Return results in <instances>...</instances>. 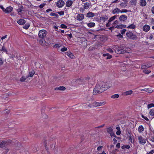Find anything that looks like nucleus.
I'll list each match as a JSON object with an SVG mask.
<instances>
[{
	"mask_svg": "<svg viewBox=\"0 0 154 154\" xmlns=\"http://www.w3.org/2000/svg\"><path fill=\"white\" fill-rule=\"evenodd\" d=\"M110 87L109 85H107L103 81H100L98 82L94 89L93 93L94 95L100 94L106 90Z\"/></svg>",
	"mask_w": 154,
	"mask_h": 154,
	"instance_id": "obj_1",
	"label": "nucleus"
},
{
	"mask_svg": "<svg viewBox=\"0 0 154 154\" xmlns=\"http://www.w3.org/2000/svg\"><path fill=\"white\" fill-rule=\"evenodd\" d=\"M128 51H129V48L126 47L124 45H121L119 47L118 46H116V52L118 54L128 53Z\"/></svg>",
	"mask_w": 154,
	"mask_h": 154,
	"instance_id": "obj_2",
	"label": "nucleus"
},
{
	"mask_svg": "<svg viewBox=\"0 0 154 154\" xmlns=\"http://www.w3.org/2000/svg\"><path fill=\"white\" fill-rule=\"evenodd\" d=\"M12 141L11 140H0V148H3L11 143Z\"/></svg>",
	"mask_w": 154,
	"mask_h": 154,
	"instance_id": "obj_3",
	"label": "nucleus"
},
{
	"mask_svg": "<svg viewBox=\"0 0 154 154\" xmlns=\"http://www.w3.org/2000/svg\"><path fill=\"white\" fill-rule=\"evenodd\" d=\"M126 35L128 38L133 40H137V38L136 35L131 32H128L126 33Z\"/></svg>",
	"mask_w": 154,
	"mask_h": 154,
	"instance_id": "obj_4",
	"label": "nucleus"
},
{
	"mask_svg": "<svg viewBox=\"0 0 154 154\" xmlns=\"http://www.w3.org/2000/svg\"><path fill=\"white\" fill-rule=\"evenodd\" d=\"M48 33L45 30L42 29L39 31L38 35L41 38H45Z\"/></svg>",
	"mask_w": 154,
	"mask_h": 154,
	"instance_id": "obj_5",
	"label": "nucleus"
},
{
	"mask_svg": "<svg viewBox=\"0 0 154 154\" xmlns=\"http://www.w3.org/2000/svg\"><path fill=\"white\" fill-rule=\"evenodd\" d=\"M64 5L65 2L62 0H59L56 2V5L59 8H62Z\"/></svg>",
	"mask_w": 154,
	"mask_h": 154,
	"instance_id": "obj_6",
	"label": "nucleus"
},
{
	"mask_svg": "<svg viewBox=\"0 0 154 154\" xmlns=\"http://www.w3.org/2000/svg\"><path fill=\"white\" fill-rule=\"evenodd\" d=\"M138 139L139 140V142L140 144L142 145H144L146 143V139H143L142 136H138Z\"/></svg>",
	"mask_w": 154,
	"mask_h": 154,
	"instance_id": "obj_7",
	"label": "nucleus"
},
{
	"mask_svg": "<svg viewBox=\"0 0 154 154\" xmlns=\"http://www.w3.org/2000/svg\"><path fill=\"white\" fill-rule=\"evenodd\" d=\"M105 103L103 102H94L92 103V105L94 107H96L98 106H101L105 104Z\"/></svg>",
	"mask_w": 154,
	"mask_h": 154,
	"instance_id": "obj_8",
	"label": "nucleus"
},
{
	"mask_svg": "<svg viewBox=\"0 0 154 154\" xmlns=\"http://www.w3.org/2000/svg\"><path fill=\"white\" fill-rule=\"evenodd\" d=\"M128 17L127 16L122 14L119 18V20L121 22H125L127 19Z\"/></svg>",
	"mask_w": 154,
	"mask_h": 154,
	"instance_id": "obj_9",
	"label": "nucleus"
},
{
	"mask_svg": "<svg viewBox=\"0 0 154 154\" xmlns=\"http://www.w3.org/2000/svg\"><path fill=\"white\" fill-rule=\"evenodd\" d=\"M126 133L128 138L129 139L130 142L131 143H134V141H133V137L131 134L130 133L129 131H128Z\"/></svg>",
	"mask_w": 154,
	"mask_h": 154,
	"instance_id": "obj_10",
	"label": "nucleus"
},
{
	"mask_svg": "<svg viewBox=\"0 0 154 154\" xmlns=\"http://www.w3.org/2000/svg\"><path fill=\"white\" fill-rule=\"evenodd\" d=\"M76 82L77 83H78L79 84H85V79L83 78H80L79 79H76Z\"/></svg>",
	"mask_w": 154,
	"mask_h": 154,
	"instance_id": "obj_11",
	"label": "nucleus"
},
{
	"mask_svg": "<svg viewBox=\"0 0 154 154\" xmlns=\"http://www.w3.org/2000/svg\"><path fill=\"white\" fill-rule=\"evenodd\" d=\"M84 14H79L77 16V20H79V21H81L84 18Z\"/></svg>",
	"mask_w": 154,
	"mask_h": 154,
	"instance_id": "obj_12",
	"label": "nucleus"
},
{
	"mask_svg": "<svg viewBox=\"0 0 154 154\" xmlns=\"http://www.w3.org/2000/svg\"><path fill=\"white\" fill-rule=\"evenodd\" d=\"M13 8L11 6L8 7L6 8L5 11V13H11L13 10Z\"/></svg>",
	"mask_w": 154,
	"mask_h": 154,
	"instance_id": "obj_13",
	"label": "nucleus"
},
{
	"mask_svg": "<svg viewBox=\"0 0 154 154\" xmlns=\"http://www.w3.org/2000/svg\"><path fill=\"white\" fill-rule=\"evenodd\" d=\"M37 40L38 41L39 43L42 46L44 45L45 44L46 42L44 38L38 39Z\"/></svg>",
	"mask_w": 154,
	"mask_h": 154,
	"instance_id": "obj_14",
	"label": "nucleus"
},
{
	"mask_svg": "<svg viewBox=\"0 0 154 154\" xmlns=\"http://www.w3.org/2000/svg\"><path fill=\"white\" fill-rule=\"evenodd\" d=\"M0 51H2L5 52L7 54H8L7 50L5 47L4 45L3 46H2L1 45H0Z\"/></svg>",
	"mask_w": 154,
	"mask_h": 154,
	"instance_id": "obj_15",
	"label": "nucleus"
},
{
	"mask_svg": "<svg viewBox=\"0 0 154 154\" xmlns=\"http://www.w3.org/2000/svg\"><path fill=\"white\" fill-rule=\"evenodd\" d=\"M150 29L149 26L146 24L144 26L143 28V31L146 32L148 31Z\"/></svg>",
	"mask_w": 154,
	"mask_h": 154,
	"instance_id": "obj_16",
	"label": "nucleus"
},
{
	"mask_svg": "<svg viewBox=\"0 0 154 154\" xmlns=\"http://www.w3.org/2000/svg\"><path fill=\"white\" fill-rule=\"evenodd\" d=\"M65 89V87L63 86L57 87L54 88V90L57 91H64Z\"/></svg>",
	"mask_w": 154,
	"mask_h": 154,
	"instance_id": "obj_17",
	"label": "nucleus"
},
{
	"mask_svg": "<svg viewBox=\"0 0 154 154\" xmlns=\"http://www.w3.org/2000/svg\"><path fill=\"white\" fill-rule=\"evenodd\" d=\"M108 19L107 16L106 15L100 17V20H102L104 22L107 20Z\"/></svg>",
	"mask_w": 154,
	"mask_h": 154,
	"instance_id": "obj_18",
	"label": "nucleus"
},
{
	"mask_svg": "<svg viewBox=\"0 0 154 154\" xmlns=\"http://www.w3.org/2000/svg\"><path fill=\"white\" fill-rule=\"evenodd\" d=\"M103 57H105L106 59H109L112 58V56L108 53L104 54L103 55Z\"/></svg>",
	"mask_w": 154,
	"mask_h": 154,
	"instance_id": "obj_19",
	"label": "nucleus"
},
{
	"mask_svg": "<svg viewBox=\"0 0 154 154\" xmlns=\"http://www.w3.org/2000/svg\"><path fill=\"white\" fill-rule=\"evenodd\" d=\"M72 3L73 2L72 1L68 0L66 3V6L68 7H70L72 5Z\"/></svg>",
	"mask_w": 154,
	"mask_h": 154,
	"instance_id": "obj_20",
	"label": "nucleus"
},
{
	"mask_svg": "<svg viewBox=\"0 0 154 154\" xmlns=\"http://www.w3.org/2000/svg\"><path fill=\"white\" fill-rule=\"evenodd\" d=\"M26 23V20L23 19H20L17 21V23L20 25H22Z\"/></svg>",
	"mask_w": 154,
	"mask_h": 154,
	"instance_id": "obj_21",
	"label": "nucleus"
},
{
	"mask_svg": "<svg viewBox=\"0 0 154 154\" xmlns=\"http://www.w3.org/2000/svg\"><path fill=\"white\" fill-rule=\"evenodd\" d=\"M146 4V2L145 0H141L140 2V5L142 7L145 6Z\"/></svg>",
	"mask_w": 154,
	"mask_h": 154,
	"instance_id": "obj_22",
	"label": "nucleus"
},
{
	"mask_svg": "<svg viewBox=\"0 0 154 154\" xmlns=\"http://www.w3.org/2000/svg\"><path fill=\"white\" fill-rule=\"evenodd\" d=\"M120 11H121V10L119 8H116L113 10L112 13L113 14L116 13L118 14Z\"/></svg>",
	"mask_w": 154,
	"mask_h": 154,
	"instance_id": "obj_23",
	"label": "nucleus"
},
{
	"mask_svg": "<svg viewBox=\"0 0 154 154\" xmlns=\"http://www.w3.org/2000/svg\"><path fill=\"white\" fill-rule=\"evenodd\" d=\"M133 91L132 90H130L124 92L123 94L124 95L127 96L131 95L132 94Z\"/></svg>",
	"mask_w": 154,
	"mask_h": 154,
	"instance_id": "obj_24",
	"label": "nucleus"
},
{
	"mask_svg": "<svg viewBox=\"0 0 154 154\" xmlns=\"http://www.w3.org/2000/svg\"><path fill=\"white\" fill-rule=\"evenodd\" d=\"M94 16V14L91 12H89L86 14V17L88 18L93 17Z\"/></svg>",
	"mask_w": 154,
	"mask_h": 154,
	"instance_id": "obj_25",
	"label": "nucleus"
},
{
	"mask_svg": "<svg viewBox=\"0 0 154 154\" xmlns=\"http://www.w3.org/2000/svg\"><path fill=\"white\" fill-rule=\"evenodd\" d=\"M66 55L70 58L73 59L74 57L73 54L70 51H68L66 53Z\"/></svg>",
	"mask_w": 154,
	"mask_h": 154,
	"instance_id": "obj_26",
	"label": "nucleus"
},
{
	"mask_svg": "<svg viewBox=\"0 0 154 154\" xmlns=\"http://www.w3.org/2000/svg\"><path fill=\"white\" fill-rule=\"evenodd\" d=\"M113 127L111 126L109 128H106L107 129V133L109 134L113 132V129H112Z\"/></svg>",
	"mask_w": 154,
	"mask_h": 154,
	"instance_id": "obj_27",
	"label": "nucleus"
},
{
	"mask_svg": "<svg viewBox=\"0 0 154 154\" xmlns=\"http://www.w3.org/2000/svg\"><path fill=\"white\" fill-rule=\"evenodd\" d=\"M151 66H149L148 64L147 65H141V69H146Z\"/></svg>",
	"mask_w": 154,
	"mask_h": 154,
	"instance_id": "obj_28",
	"label": "nucleus"
},
{
	"mask_svg": "<svg viewBox=\"0 0 154 154\" xmlns=\"http://www.w3.org/2000/svg\"><path fill=\"white\" fill-rule=\"evenodd\" d=\"M95 25V23L93 22H90L87 24L88 27L91 28L94 27Z\"/></svg>",
	"mask_w": 154,
	"mask_h": 154,
	"instance_id": "obj_29",
	"label": "nucleus"
},
{
	"mask_svg": "<svg viewBox=\"0 0 154 154\" xmlns=\"http://www.w3.org/2000/svg\"><path fill=\"white\" fill-rule=\"evenodd\" d=\"M89 3L88 2H86L84 4V9H88L89 8Z\"/></svg>",
	"mask_w": 154,
	"mask_h": 154,
	"instance_id": "obj_30",
	"label": "nucleus"
},
{
	"mask_svg": "<svg viewBox=\"0 0 154 154\" xmlns=\"http://www.w3.org/2000/svg\"><path fill=\"white\" fill-rule=\"evenodd\" d=\"M136 27V26L134 24H131L129 25L127 27V28L128 29H135Z\"/></svg>",
	"mask_w": 154,
	"mask_h": 154,
	"instance_id": "obj_31",
	"label": "nucleus"
},
{
	"mask_svg": "<svg viewBox=\"0 0 154 154\" xmlns=\"http://www.w3.org/2000/svg\"><path fill=\"white\" fill-rule=\"evenodd\" d=\"M94 45L95 47L97 48L101 45V44L99 42H97L94 44Z\"/></svg>",
	"mask_w": 154,
	"mask_h": 154,
	"instance_id": "obj_32",
	"label": "nucleus"
},
{
	"mask_svg": "<svg viewBox=\"0 0 154 154\" xmlns=\"http://www.w3.org/2000/svg\"><path fill=\"white\" fill-rule=\"evenodd\" d=\"M28 78V76H26V77H25L24 76H23L20 79V81L21 82H24L25 80Z\"/></svg>",
	"mask_w": 154,
	"mask_h": 154,
	"instance_id": "obj_33",
	"label": "nucleus"
},
{
	"mask_svg": "<svg viewBox=\"0 0 154 154\" xmlns=\"http://www.w3.org/2000/svg\"><path fill=\"white\" fill-rule=\"evenodd\" d=\"M35 74V72L33 70L31 72H29V73L28 77H32Z\"/></svg>",
	"mask_w": 154,
	"mask_h": 154,
	"instance_id": "obj_34",
	"label": "nucleus"
},
{
	"mask_svg": "<svg viewBox=\"0 0 154 154\" xmlns=\"http://www.w3.org/2000/svg\"><path fill=\"white\" fill-rule=\"evenodd\" d=\"M144 130L143 127L142 125H140L138 128V130L141 133Z\"/></svg>",
	"mask_w": 154,
	"mask_h": 154,
	"instance_id": "obj_35",
	"label": "nucleus"
},
{
	"mask_svg": "<svg viewBox=\"0 0 154 154\" xmlns=\"http://www.w3.org/2000/svg\"><path fill=\"white\" fill-rule=\"evenodd\" d=\"M30 25L29 23H27L25 24L23 26V28L26 29H28L29 27L30 26Z\"/></svg>",
	"mask_w": 154,
	"mask_h": 154,
	"instance_id": "obj_36",
	"label": "nucleus"
},
{
	"mask_svg": "<svg viewBox=\"0 0 154 154\" xmlns=\"http://www.w3.org/2000/svg\"><path fill=\"white\" fill-rule=\"evenodd\" d=\"M119 97V95L118 94L113 95L111 96V97L113 99L117 98Z\"/></svg>",
	"mask_w": 154,
	"mask_h": 154,
	"instance_id": "obj_37",
	"label": "nucleus"
},
{
	"mask_svg": "<svg viewBox=\"0 0 154 154\" xmlns=\"http://www.w3.org/2000/svg\"><path fill=\"white\" fill-rule=\"evenodd\" d=\"M121 147L122 149H124L125 148L129 149L130 148V146L128 145H124L122 146Z\"/></svg>",
	"mask_w": 154,
	"mask_h": 154,
	"instance_id": "obj_38",
	"label": "nucleus"
},
{
	"mask_svg": "<svg viewBox=\"0 0 154 154\" xmlns=\"http://www.w3.org/2000/svg\"><path fill=\"white\" fill-rule=\"evenodd\" d=\"M149 114L152 116L154 115V112L152 109H150L149 111Z\"/></svg>",
	"mask_w": 154,
	"mask_h": 154,
	"instance_id": "obj_39",
	"label": "nucleus"
},
{
	"mask_svg": "<svg viewBox=\"0 0 154 154\" xmlns=\"http://www.w3.org/2000/svg\"><path fill=\"white\" fill-rule=\"evenodd\" d=\"M143 72L145 73L146 74H148L149 73H150L151 71L150 70H144L143 71Z\"/></svg>",
	"mask_w": 154,
	"mask_h": 154,
	"instance_id": "obj_40",
	"label": "nucleus"
},
{
	"mask_svg": "<svg viewBox=\"0 0 154 154\" xmlns=\"http://www.w3.org/2000/svg\"><path fill=\"white\" fill-rule=\"evenodd\" d=\"M154 107V103H150L147 106V108L148 109H149L152 107Z\"/></svg>",
	"mask_w": 154,
	"mask_h": 154,
	"instance_id": "obj_41",
	"label": "nucleus"
},
{
	"mask_svg": "<svg viewBox=\"0 0 154 154\" xmlns=\"http://www.w3.org/2000/svg\"><path fill=\"white\" fill-rule=\"evenodd\" d=\"M122 25H117L115 26V28L119 29H122Z\"/></svg>",
	"mask_w": 154,
	"mask_h": 154,
	"instance_id": "obj_42",
	"label": "nucleus"
},
{
	"mask_svg": "<svg viewBox=\"0 0 154 154\" xmlns=\"http://www.w3.org/2000/svg\"><path fill=\"white\" fill-rule=\"evenodd\" d=\"M115 17H114L113 16L111 17L108 20V21L109 22H110L111 21H113L115 19Z\"/></svg>",
	"mask_w": 154,
	"mask_h": 154,
	"instance_id": "obj_43",
	"label": "nucleus"
},
{
	"mask_svg": "<svg viewBox=\"0 0 154 154\" xmlns=\"http://www.w3.org/2000/svg\"><path fill=\"white\" fill-rule=\"evenodd\" d=\"M120 5L122 7H125L127 6V4L123 2H121V3H120Z\"/></svg>",
	"mask_w": 154,
	"mask_h": 154,
	"instance_id": "obj_44",
	"label": "nucleus"
},
{
	"mask_svg": "<svg viewBox=\"0 0 154 154\" xmlns=\"http://www.w3.org/2000/svg\"><path fill=\"white\" fill-rule=\"evenodd\" d=\"M109 134H110V135L111 137H116V136L115 135V134L113 132L109 133Z\"/></svg>",
	"mask_w": 154,
	"mask_h": 154,
	"instance_id": "obj_45",
	"label": "nucleus"
},
{
	"mask_svg": "<svg viewBox=\"0 0 154 154\" xmlns=\"http://www.w3.org/2000/svg\"><path fill=\"white\" fill-rule=\"evenodd\" d=\"M61 46V45H59L58 44H55L54 45V48H59Z\"/></svg>",
	"mask_w": 154,
	"mask_h": 154,
	"instance_id": "obj_46",
	"label": "nucleus"
},
{
	"mask_svg": "<svg viewBox=\"0 0 154 154\" xmlns=\"http://www.w3.org/2000/svg\"><path fill=\"white\" fill-rule=\"evenodd\" d=\"M44 145L46 149L47 150V152H48V148L47 147V145H46L47 143L45 140L44 142Z\"/></svg>",
	"mask_w": 154,
	"mask_h": 154,
	"instance_id": "obj_47",
	"label": "nucleus"
},
{
	"mask_svg": "<svg viewBox=\"0 0 154 154\" xmlns=\"http://www.w3.org/2000/svg\"><path fill=\"white\" fill-rule=\"evenodd\" d=\"M60 26L61 28L63 29H66L67 28V26L64 24H62L60 25Z\"/></svg>",
	"mask_w": 154,
	"mask_h": 154,
	"instance_id": "obj_48",
	"label": "nucleus"
},
{
	"mask_svg": "<svg viewBox=\"0 0 154 154\" xmlns=\"http://www.w3.org/2000/svg\"><path fill=\"white\" fill-rule=\"evenodd\" d=\"M57 13L60 15H62L64 14V12L63 11H61L58 12Z\"/></svg>",
	"mask_w": 154,
	"mask_h": 154,
	"instance_id": "obj_49",
	"label": "nucleus"
},
{
	"mask_svg": "<svg viewBox=\"0 0 154 154\" xmlns=\"http://www.w3.org/2000/svg\"><path fill=\"white\" fill-rule=\"evenodd\" d=\"M67 50V48L66 47L60 49V51H63V52L65 51H66Z\"/></svg>",
	"mask_w": 154,
	"mask_h": 154,
	"instance_id": "obj_50",
	"label": "nucleus"
},
{
	"mask_svg": "<svg viewBox=\"0 0 154 154\" xmlns=\"http://www.w3.org/2000/svg\"><path fill=\"white\" fill-rule=\"evenodd\" d=\"M131 2L132 4L135 5L137 3L136 0H131Z\"/></svg>",
	"mask_w": 154,
	"mask_h": 154,
	"instance_id": "obj_51",
	"label": "nucleus"
},
{
	"mask_svg": "<svg viewBox=\"0 0 154 154\" xmlns=\"http://www.w3.org/2000/svg\"><path fill=\"white\" fill-rule=\"evenodd\" d=\"M45 3H42L39 6V7L40 8H42L45 5Z\"/></svg>",
	"mask_w": 154,
	"mask_h": 154,
	"instance_id": "obj_52",
	"label": "nucleus"
},
{
	"mask_svg": "<svg viewBox=\"0 0 154 154\" xmlns=\"http://www.w3.org/2000/svg\"><path fill=\"white\" fill-rule=\"evenodd\" d=\"M128 11V10L126 9H122L120 12L121 13H126Z\"/></svg>",
	"mask_w": 154,
	"mask_h": 154,
	"instance_id": "obj_53",
	"label": "nucleus"
},
{
	"mask_svg": "<svg viewBox=\"0 0 154 154\" xmlns=\"http://www.w3.org/2000/svg\"><path fill=\"white\" fill-rule=\"evenodd\" d=\"M42 117L44 119H47L48 118V116L45 114L44 113L42 114Z\"/></svg>",
	"mask_w": 154,
	"mask_h": 154,
	"instance_id": "obj_54",
	"label": "nucleus"
},
{
	"mask_svg": "<svg viewBox=\"0 0 154 154\" xmlns=\"http://www.w3.org/2000/svg\"><path fill=\"white\" fill-rule=\"evenodd\" d=\"M107 50L108 51H109V52L111 53H112L113 52V51L110 48H108V49H107Z\"/></svg>",
	"mask_w": 154,
	"mask_h": 154,
	"instance_id": "obj_55",
	"label": "nucleus"
},
{
	"mask_svg": "<svg viewBox=\"0 0 154 154\" xmlns=\"http://www.w3.org/2000/svg\"><path fill=\"white\" fill-rule=\"evenodd\" d=\"M126 31V30L125 29H122L121 31V33L122 35L124 34L125 33Z\"/></svg>",
	"mask_w": 154,
	"mask_h": 154,
	"instance_id": "obj_56",
	"label": "nucleus"
},
{
	"mask_svg": "<svg viewBox=\"0 0 154 154\" xmlns=\"http://www.w3.org/2000/svg\"><path fill=\"white\" fill-rule=\"evenodd\" d=\"M103 146H98L97 148V150H98V151H99L101 149H102V148H103Z\"/></svg>",
	"mask_w": 154,
	"mask_h": 154,
	"instance_id": "obj_57",
	"label": "nucleus"
},
{
	"mask_svg": "<svg viewBox=\"0 0 154 154\" xmlns=\"http://www.w3.org/2000/svg\"><path fill=\"white\" fill-rule=\"evenodd\" d=\"M0 8L2 10L5 12V9L2 5H0Z\"/></svg>",
	"mask_w": 154,
	"mask_h": 154,
	"instance_id": "obj_58",
	"label": "nucleus"
},
{
	"mask_svg": "<svg viewBox=\"0 0 154 154\" xmlns=\"http://www.w3.org/2000/svg\"><path fill=\"white\" fill-rule=\"evenodd\" d=\"M141 116H142V117L145 120H146V121H148L149 120V119H148L147 118V117L145 116H144L143 115H142Z\"/></svg>",
	"mask_w": 154,
	"mask_h": 154,
	"instance_id": "obj_59",
	"label": "nucleus"
},
{
	"mask_svg": "<svg viewBox=\"0 0 154 154\" xmlns=\"http://www.w3.org/2000/svg\"><path fill=\"white\" fill-rule=\"evenodd\" d=\"M117 37L119 38H122L123 37V35L120 33H119L118 35H117Z\"/></svg>",
	"mask_w": 154,
	"mask_h": 154,
	"instance_id": "obj_60",
	"label": "nucleus"
},
{
	"mask_svg": "<svg viewBox=\"0 0 154 154\" xmlns=\"http://www.w3.org/2000/svg\"><path fill=\"white\" fill-rule=\"evenodd\" d=\"M3 64V61L2 59L0 58V65H2Z\"/></svg>",
	"mask_w": 154,
	"mask_h": 154,
	"instance_id": "obj_61",
	"label": "nucleus"
},
{
	"mask_svg": "<svg viewBox=\"0 0 154 154\" xmlns=\"http://www.w3.org/2000/svg\"><path fill=\"white\" fill-rule=\"evenodd\" d=\"M121 133V132L120 131H117L116 132V134L118 135H120Z\"/></svg>",
	"mask_w": 154,
	"mask_h": 154,
	"instance_id": "obj_62",
	"label": "nucleus"
},
{
	"mask_svg": "<svg viewBox=\"0 0 154 154\" xmlns=\"http://www.w3.org/2000/svg\"><path fill=\"white\" fill-rule=\"evenodd\" d=\"M120 146V143H117L116 145V147L118 148H119Z\"/></svg>",
	"mask_w": 154,
	"mask_h": 154,
	"instance_id": "obj_63",
	"label": "nucleus"
},
{
	"mask_svg": "<svg viewBox=\"0 0 154 154\" xmlns=\"http://www.w3.org/2000/svg\"><path fill=\"white\" fill-rule=\"evenodd\" d=\"M119 23L118 21L117 20H116L114 21L113 23L114 25L117 24Z\"/></svg>",
	"mask_w": 154,
	"mask_h": 154,
	"instance_id": "obj_64",
	"label": "nucleus"
}]
</instances>
